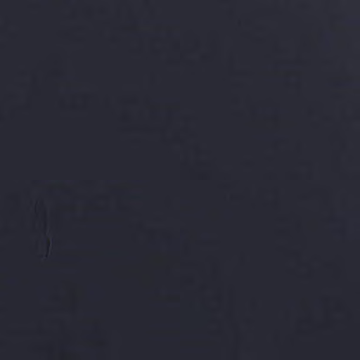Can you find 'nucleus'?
I'll return each mask as SVG.
<instances>
[{"label": "nucleus", "mask_w": 360, "mask_h": 360, "mask_svg": "<svg viewBox=\"0 0 360 360\" xmlns=\"http://www.w3.org/2000/svg\"><path fill=\"white\" fill-rule=\"evenodd\" d=\"M1 283L3 282V280H2V279L1 280Z\"/></svg>", "instance_id": "nucleus-1"}]
</instances>
